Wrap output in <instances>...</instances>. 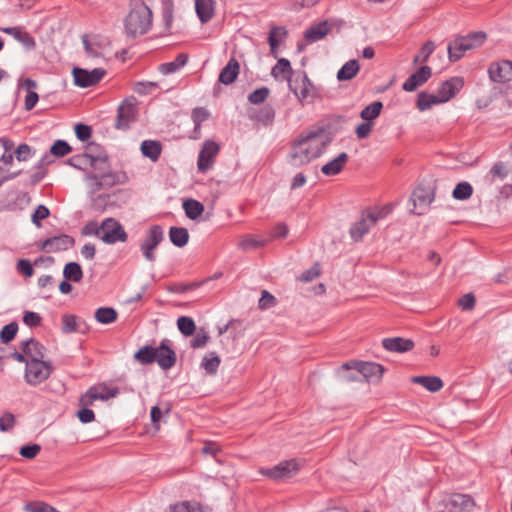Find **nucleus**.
I'll return each instance as SVG.
<instances>
[{
  "label": "nucleus",
  "instance_id": "nucleus-19",
  "mask_svg": "<svg viewBox=\"0 0 512 512\" xmlns=\"http://www.w3.org/2000/svg\"><path fill=\"white\" fill-rule=\"evenodd\" d=\"M219 152V145L214 141H205L202 150L199 153L197 166L201 172H206L211 168L213 159Z\"/></svg>",
  "mask_w": 512,
  "mask_h": 512
},
{
  "label": "nucleus",
  "instance_id": "nucleus-3",
  "mask_svg": "<svg viewBox=\"0 0 512 512\" xmlns=\"http://www.w3.org/2000/svg\"><path fill=\"white\" fill-rule=\"evenodd\" d=\"M129 13L124 20L127 36L135 38L146 34L152 27L153 14L143 0H131Z\"/></svg>",
  "mask_w": 512,
  "mask_h": 512
},
{
  "label": "nucleus",
  "instance_id": "nucleus-37",
  "mask_svg": "<svg viewBox=\"0 0 512 512\" xmlns=\"http://www.w3.org/2000/svg\"><path fill=\"white\" fill-rule=\"evenodd\" d=\"M359 69L360 66L357 60H349L337 72V79L339 81L351 80L357 75Z\"/></svg>",
  "mask_w": 512,
  "mask_h": 512
},
{
  "label": "nucleus",
  "instance_id": "nucleus-16",
  "mask_svg": "<svg viewBox=\"0 0 512 512\" xmlns=\"http://www.w3.org/2000/svg\"><path fill=\"white\" fill-rule=\"evenodd\" d=\"M75 244V240L73 237L61 234L58 236L47 238L42 241L38 246L40 250L46 253H55L60 251H66L73 247Z\"/></svg>",
  "mask_w": 512,
  "mask_h": 512
},
{
  "label": "nucleus",
  "instance_id": "nucleus-20",
  "mask_svg": "<svg viewBox=\"0 0 512 512\" xmlns=\"http://www.w3.org/2000/svg\"><path fill=\"white\" fill-rule=\"evenodd\" d=\"M432 70L429 66H422L415 73L411 74L403 83L402 88L407 92L416 90L419 86L429 80Z\"/></svg>",
  "mask_w": 512,
  "mask_h": 512
},
{
  "label": "nucleus",
  "instance_id": "nucleus-44",
  "mask_svg": "<svg viewBox=\"0 0 512 512\" xmlns=\"http://www.w3.org/2000/svg\"><path fill=\"white\" fill-rule=\"evenodd\" d=\"M117 311L111 307H101L95 311V319L102 324H110L117 320Z\"/></svg>",
  "mask_w": 512,
  "mask_h": 512
},
{
  "label": "nucleus",
  "instance_id": "nucleus-10",
  "mask_svg": "<svg viewBox=\"0 0 512 512\" xmlns=\"http://www.w3.org/2000/svg\"><path fill=\"white\" fill-rule=\"evenodd\" d=\"M136 99L134 97L126 98L117 109L115 127L120 130H126L136 121L137 118Z\"/></svg>",
  "mask_w": 512,
  "mask_h": 512
},
{
  "label": "nucleus",
  "instance_id": "nucleus-11",
  "mask_svg": "<svg viewBox=\"0 0 512 512\" xmlns=\"http://www.w3.org/2000/svg\"><path fill=\"white\" fill-rule=\"evenodd\" d=\"M343 369H355L364 377L367 382H379L384 373V367L375 362H347L342 365Z\"/></svg>",
  "mask_w": 512,
  "mask_h": 512
},
{
  "label": "nucleus",
  "instance_id": "nucleus-54",
  "mask_svg": "<svg viewBox=\"0 0 512 512\" xmlns=\"http://www.w3.org/2000/svg\"><path fill=\"white\" fill-rule=\"evenodd\" d=\"M269 94L270 90L267 87H261L248 95V101L255 105L261 104L268 98Z\"/></svg>",
  "mask_w": 512,
  "mask_h": 512
},
{
  "label": "nucleus",
  "instance_id": "nucleus-30",
  "mask_svg": "<svg viewBox=\"0 0 512 512\" xmlns=\"http://www.w3.org/2000/svg\"><path fill=\"white\" fill-rule=\"evenodd\" d=\"M329 31L330 27L328 23L325 21L309 27L305 31L304 37L307 42L314 43L323 39L329 33Z\"/></svg>",
  "mask_w": 512,
  "mask_h": 512
},
{
  "label": "nucleus",
  "instance_id": "nucleus-64",
  "mask_svg": "<svg viewBox=\"0 0 512 512\" xmlns=\"http://www.w3.org/2000/svg\"><path fill=\"white\" fill-rule=\"evenodd\" d=\"M75 134L80 141H86L91 137L92 129L86 124L79 123L75 126Z\"/></svg>",
  "mask_w": 512,
  "mask_h": 512
},
{
  "label": "nucleus",
  "instance_id": "nucleus-35",
  "mask_svg": "<svg viewBox=\"0 0 512 512\" xmlns=\"http://www.w3.org/2000/svg\"><path fill=\"white\" fill-rule=\"evenodd\" d=\"M187 61H188V56L184 53H180L176 56V58L173 61L162 63L159 66V71L163 75H169V74L175 73L179 69H181L183 66H185Z\"/></svg>",
  "mask_w": 512,
  "mask_h": 512
},
{
  "label": "nucleus",
  "instance_id": "nucleus-52",
  "mask_svg": "<svg viewBox=\"0 0 512 512\" xmlns=\"http://www.w3.org/2000/svg\"><path fill=\"white\" fill-rule=\"evenodd\" d=\"M72 152V147L65 140H56L50 147V154L55 157H64Z\"/></svg>",
  "mask_w": 512,
  "mask_h": 512
},
{
  "label": "nucleus",
  "instance_id": "nucleus-34",
  "mask_svg": "<svg viewBox=\"0 0 512 512\" xmlns=\"http://www.w3.org/2000/svg\"><path fill=\"white\" fill-rule=\"evenodd\" d=\"M141 152L145 157L156 162L161 155L162 145L159 141L144 140L141 144Z\"/></svg>",
  "mask_w": 512,
  "mask_h": 512
},
{
  "label": "nucleus",
  "instance_id": "nucleus-39",
  "mask_svg": "<svg viewBox=\"0 0 512 512\" xmlns=\"http://www.w3.org/2000/svg\"><path fill=\"white\" fill-rule=\"evenodd\" d=\"M50 155H44L34 166V173L31 175L32 183H39L47 174V166L52 162Z\"/></svg>",
  "mask_w": 512,
  "mask_h": 512
},
{
  "label": "nucleus",
  "instance_id": "nucleus-5",
  "mask_svg": "<svg viewBox=\"0 0 512 512\" xmlns=\"http://www.w3.org/2000/svg\"><path fill=\"white\" fill-rule=\"evenodd\" d=\"M436 187L432 183H421L412 192L410 201L413 203L412 213L425 214L435 199Z\"/></svg>",
  "mask_w": 512,
  "mask_h": 512
},
{
  "label": "nucleus",
  "instance_id": "nucleus-36",
  "mask_svg": "<svg viewBox=\"0 0 512 512\" xmlns=\"http://www.w3.org/2000/svg\"><path fill=\"white\" fill-rule=\"evenodd\" d=\"M412 382L422 385L430 392H438L443 387V381L437 376H415Z\"/></svg>",
  "mask_w": 512,
  "mask_h": 512
},
{
  "label": "nucleus",
  "instance_id": "nucleus-7",
  "mask_svg": "<svg viewBox=\"0 0 512 512\" xmlns=\"http://www.w3.org/2000/svg\"><path fill=\"white\" fill-rule=\"evenodd\" d=\"M52 371V365L44 360L26 361L24 377L29 385L37 386L47 380Z\"/></svg>",
  "mask_w": 512,
  "mask_h": 512
},
{
  "label": "nucleus",
  "instance_id": "nucleus-28",
  "mask_svg": "<svg viewBox=\"0 0 512 512\" xmlns=\"http://www.w3.org/2000/svg\"><path fill=\"white\" fill-rule=\"evenodd\" d=\"M195 10L201 23H207L215 14V1L195 0Z\"/></svg>",
  "mask_w": 512,
  "mask_h": 512
},
{
  "label": "nucleus",
  "instance_id": "nucleus-13",
  "mask_svg": "<svg viewBox=\"0 0 512 512\" xmlns=\"http://www.w3.org/2000/svg\"><path fill=\"white\" fill-rule=\"evenodd\" d=\"M289 87L302 103L311 102L316 97V89L306 73L290 82Z\"/></svg>",
  "mask_w": 512,
  "mask_h": 512
},
{
  "label": "nucleus",
  "instance_id": "nucleus-46",
  "mask_svg": "<svg viewBox=\"0 0 512 512\" xmlns=\"http://www.w3.org/2000/svg\"><path fill=\"white\" fill-rule=\"evenodd\" d=\"M92 390H94L95 396H98L97 400L101 401H107L119 394V389L117 387L110 388L105 384L92 386Z\"/></svg>",
  "mask_w": 512,
  "mask_h": 512
},
{
  "label": "nucleus",
  "instance_id": "nucleus-31",
  "mask_svg": "<svg viewBox=\"0 0 512 512\" xmlns=\"http://www.w3.org/2000/svg\"><path fill=\"white\" fill-rule=\"evenodd\" d=\"M292 74L293 69L291 67L290 61L286 58L278 59L276 65L271 70V75L275 79L281 78L282 80H287L289 83L291 82Z\"/></svg>",
  "mask_w": 512,
  "mask_h": 512
},
{
  "label": "nucleus",
  "instance_id": "nucleus-50",
  "mask_svg": "<svg viewBox=\"0 0 512 512\" xmlns=\"http://www.w3.org/2000/svg\"><path fill=\"white\" fill-rule=\"evenodd\" d=\"M473 188L468 182H460L452 192V196L457 200H466L471 197Z\"/></svg>",
  "mask_w": 512,
  "mask_h": 512
},
{
  "label": "nucleus",
  "instance_id": "nucleus-1",
  "mask_svg": "<svg viewBox=\"0 0 512 512\" xmlns=\"http://www.w3.org/2000/svg\"><path fill=\"white\" fill-rule=\"evenodd\" d=\"M66 164L86 172L84 179L89 183L92 193L121 182L120 175L110 170L109 159L105 153L96 156L90 152L73 155L67 159Z\"/></svg>",
  "mask_w": 512,
  "mask_h": 512
},
{
  "label": "nucleus",
  "instance_id": "nucleus-12",
  "mask_svg": "<svg viewBox=\"0 0 512 512\" xmlns=\"http://www.w3.org/2000/svg\"><path fill=\"white\" fill-rule=\"evenodd\" d=\"M299 466L296 460H285L281 461L272 468H261L259 472L273 480H281L289 478L297 473Z\"/></svg>",
  "mask_w": 512,
  "mask_h": 512
},
{
  "label": "nucleus",
  "instance_id": "nucleus-57",
  "mask_svg": "<svg viewBox=\"0 0 512 512\" xmlns=\"http://www.w3.org/2000/svg\"><path fill=\"white\" fill-rule=\"evenodd\" d=\"M157 87L158 84L156 82H136L133 85V90L139 95H147L152 93Z\"/></svg>",
  "mask_w": 512,
  "mask_h": 512
},
{
  "label": "nucleus",
  "instance_id": "nucleus-45",
  "mask_svg": "<svg viewBox=\"0 0 512 512\" xmlns=\"http://www.w3.org/2000/svg\"><path fill=\"white\" fill-rule=\"evenodd\" d=\"M383 108V104L380 101H374L371 104L367 105L361 112L360 117L364 121L372 122L376 119Z\"/></svg>",
  "mask_w": 512,
  "mask_h": 512
},
{
  "label": "nucleus",
  "instance_id": "nucleus-29",
  "mask_svg": "<svg viewBox=\"0 0 512 512\" xmlns=\"http://www.w3.org/2000/svg\"><path fill=\"white\" fill-rule=\"evenodd\" d=\"M287 37V30L281 26H274L269 31L268 43L270 46V53L273 57L278 55V47L282 41Z\"/></svg>",
  "mask_w": 512,
  "mask_h": 512
},
{
  "label": "nucleus",
  "instance_id": "nucleus-60",
  "mask_svg": "<svg viewBox=\"0 0 512 512\" xmlns=\"http://www.w3.org/2000/svg\"><path fill=\"white\" fill-rule=\"evenodd\" d=\"M15 425V416L11 412H5L0 417V431H10Z\"/></svg>",
  "mask_w": 512,
  "mask_h": 512
},
{
  "label": "nucleus",
  "instance_id": "nucleus-22",
  "mask_svg": "<svg viewBox=\"0 0 512 512\" xmlns=\"http://www.w3.org/2000/svg\"><path fill=\"white\" fill-rule=\"evenodd\" d=\"M2 32L12 36L20 42L27 50H32L36 46L34 38L23 27H5L0 29Z\"/></svg>",
  "mask_w": 512,
  "mask_h": 512
},
{
  "label": "nucleus",
  "instance_id": "nucleus-56",
  "mask_svg": "<svg viewBox=\"0 0 512 512\" xmlns=\"http://www.w3.org/2000/svg\"><path fill=\"white\" fill-rule=\"evenodd\" d=\"M18 331V325L16 322H11L5 325L0 331V339L3 343L11 341Z\"/></svg>",
  "mask_w": 512,
  "mask_h": 512
},
{
  "label": "nucleus",
  "instance_id": "nucleus-55",
  "mask_svg": "<svg viewBox=\"0 0 512 512\" xmlns=\"http://www.w3.org/2000/svg\"><path fill=\"white\" fill-rule=\"evenodd\" d=\"M49 215V209L45 205L40 204L34 210L31 216V221L36 227L40 228L42 226L41 220L46 219Z\"/></svg>",
  "mask_w": 512,
  "mask_h": 512
},
{
  "label": "nucleus",
  "instance_id": "nucleus-47",
  "mask_svg": "<svg viewBox=\"0 0 512 512\" xmlns=\"http://www.w3.org/2000/svg\"><path fill=\"white\" fill-rule=\"evenodd\" d=\"M134 358L141 364H150L155 362V348L146 345L140 348L134 355Z\"/></svg>",
  "mask_w": 512,
  "mask_h": 512
},
{
  "label": "nucleus",
  "instance_id": "nucleus-42",
  "mask_svg": "<svg viewBox=\"0 0 512 512\" xmlns=\"http://www.w3.org/2000/svg\"><path fill=\"white\" fill-rule=\"evenodd\" d=\"M63 276L66 280L80 282L83 278V271L77 262H69L64 266Z\"/></svg>",
  "mask_w": 512,
  "mask_h": 512
},
{
  "label": "nucleus",
  "instance_id": "nucleus-58",
  "mask_svg": "<svg viewBox=\"0 0 512 512\" xmlns=\"http://www.w3.org/2000/svg\"><path fill=\"white\" fill-rule=\"evenodd\" d=\"M77 330L76 317L72 314H64L62 316V331L66 334L73 333Z\"/></svg>",
  "mask_w": 512,
  "mask_h": 512
},
{
  "label": "nucleus",
  "instance_id": "nucleus-2",
  "mask_svg": "<svg viewBox=\"0 0 512 512\" xmlns=\"http://www.w3.org/2000/svg\"><path fill=\"white\" fill-rule=\"evenodd\" d=\"M331 142V137L319 128L302 134L292 145L291 159L294 165H303L319 157Z\"/></svg>",
  "mask_w": 512,
  "mask_h": 512
},
{
  "label": "nucleus",
  "instance_id": "nucleus-21",
  "mask_svg": "<svg viewBox=\"0 0 512 512\" xmlns=\"http://www.w3.org/2000/svg\"><path fill=\"white\" fill-rule=\"evenodd\" d=\"M464 82L460 77H452L444 81L439 88L438 95L442 103L452 99L463 87Z\"/></svg>",
  "mask_w": 512,
  "mask_h": 512
},
{
  "label": "nucleus",
  "instance_id": "nucleus-9",
  "mask_svg": "<svg viewBox=\"0 0 512 512\" xmlns=\"http://www.w3.org/2000/svg\"><path fill=\"white\" fill-rule=\"evenodd\" d=\"M163 239L164 232L160 225H152L148 229L145 238L140 244V250L147 261H155L156 256L154 250L163 241Z\"/></svg>",
  "mask_w": 512,
  "mask_h": 512
},
{
  "label": "nucleus",
  "instance_id": "nucleus-15",
  "mask_svg": "<svg viewBox=\"0 0 512 512\" xmlns=\"http://www.w3.org/2000/svg\"><path fill=\"white\" fill-rule=\"evenodd\" d=\"M489 79L492 82L504 84L512 80V61L501 60L493 62L488 67Z\"/></svg>",
  "mask_w": 512,
  "mask_h": 512
},
{
  "label": "nucleus",
  "instance_id": "nucleus-23",
  "mask_svg": "<svg viewBox=\"0 0 512 512\" xmlns=\"http://www.w3.org/2000/svg\"><path fill=\"white\" fill-rule=\"evenodd\" d=\"M382 346L390 352L404 353L414 348V342L402 337L384 338Z\"/></svg>",
  "mask_w": 512,
  "mask_h": 512
},
{
  "label": "nucleus",
  "instance_id": "nucleus-53",
  "mask_svg": "<svg viewBox=\"0 0 512 512\" xmlns=\"http://www.w3.org/2000/svg\"><path fill=\"white\" fill-rule=\"evenodd\" d=\"M210 116L209 111L204 107H197L192 110L191 118L195 125L194 131H199L201 124Z\"/></svg>",
  "mask_w": 512,
  "mask_h": 512
},
{
  "label": "nucleus",
  "instance_id": "nucleus-62",
  "mask_svg": "<svg viewBox=\"0 0 512 512\" xmlns=\"http://www.w3.org/2000/svg\"><path fill=\"white\" fill-rule=\"evenodd\" d=\"M97 397L94 394V390L90 387L84 394H82L79 398V406L88 408L93 405L95 401H97Z\"/></svg>",
  "mask_w": 512,
  "mask_h": 512
},
{
  "label": "nucleus",
  "instance_id": "nucleus-38",
  "mask_svg": "<svg viewBox=\"0 0 512 512\" xmlns=\"http://www.w3.org/2000/svg\"><path fill=\"white\" fill-rule=\"evenodd\" d=\"M509 172L510 170L508 165L504 162L498 161L491 167L486 179L490 183H493L496 180H504L508 176Z\"/></svg>",
  "mask_w": 512,
  "mask_h": 512
},
{
  "label": "nucleus",
  "instance_id": "nucleus-14",
  "mask_svg": "<svg viewBox=\"0 0 512 512\" xmlns=\"http://www.w3.org/2000/svg\"><path fill=\"white\" fill-rule=\"evenodd\" d=\"M74 77V84L81 88H87L96 85L106 74L102 68H94L87 70L83 68H74L72 71Z\"/></svg>",
  "mask_w": 512,
  "mask_h": 512
},
{
  "label": "nucleus",
  "instance_id": "nucleus-51",
  "mask_svg": "<svg viewBox=\"0 0 512 512\" xmlns=\"http://www.w3.org/2000/svg\"><path fill=\"white\" fill-rule=\"evenodd\" d=\"M220 358L216 353H210V356H205L202 360L201 366L208 374H215L220 365Z\"/></svg>",
  "mask_w": 512,
  "mask_h": 512
},
{
  "label": "nucleus",
  "instance_id": "nucleus-59",
  "mask_svg": "<svg viewBox=\"0 0 512 512\" xmlns=\"http://www.w3.org/2000/svg\"><path fill=\"white\" fill-rule=\"evenodd\" d=\"M25 510L27 512H58L56 508L43 502L28 503L25 506Z\"/></svg>",
  "mask_w": 512,
  "mask_h": 512
},
{
  "label": "nucleus",
  "instance_id": "nucleus-18",
  "mask_svg": "<svg viewBox=\"0 0 512 512\" xmlns=\"http://www.w3.org/2000/svg\"><path fill=\"white\" fill-rule=\"evenodd\" d=\"M176 361V353L169 347L168 340H162L160 345L155 348V362L161 369L168 370L176 364Z\"/></svg>",
  "mask_w": 512,
  "mask_h": 512
},
{
  "label": "nucleus",
  "instance_id": "nucleus-33",
  "mask_svg": "<svg viewBox=\"0 0 512 512\" xmlns=\"http://www.w3.org/2000/svg\"><path fill=\"white\" fill-rule=\"evenodd\" d=\"M167 512H209L208 508L196 501H181L170 505Z\"/></svg>",
  "mask_w": 512,
  "mask_h": 512
},
{
  "label": "nucleus",
  "instance_id": "nucleus-32",
  "mask_svg": "<svg viewBox=\"0 0 512 512\" xmlns=\"http://www.w3.org/2000/svg\"><path fill=\"white\" fill-rule=\"evenodd\" d=\"M275 111L270 105H265L250 114V119L261 123L264 126H270L274 122Z\"/></svg>",
  "mask_w": 512,
  "mask_h": 512
},
{
  "label": "nucleus",
  "instance_id": "nucleus-26",
  "mask_svg": "<svg viewBox=\"0 0 512 512\" xmlns=\"http://www.w3.org/2000/svg\"><path fill=\"white\" fill-rule=\"evenodd\" d=\"M474 507L473 498L466 494H456L450 501V512H472Z\"/></svg>",
  "mask_w": 512,
  "mask_h": 512
},
{
  "label": "nucleus",
  "instance_id": "nucleus-48",
  "mask_svg": "<svg viewBox=\"0 0 512 512\" xmlns=\"http://www.w3.org/2000/svg\"><path fill=\"white\" fill-rule=\"evenodd\" d=\"M265 244H266L265 240L254 237L252 235H248L239 241L238 247L241 250L249 251V250H254V249L263 247Z\"/></svg>",
  "mask_w": 512,
  "mask_h": 512
},
{
  "label": "nucleus",
  "instance_id": "nucleus-4",
  "mask_svg": "<svg viewBox=\"0 0 512 512\" xmlns=\"http://www.w3.org/2000/svg\"><path fill=\"white\" fill-rule=\"evenodd\" d=\"M484 32H472L466 36H457L449 42L447 50L449 60L454 62L463 57L466 51L480 47L486 40Z\"/></svg>",
  "mask_w": 512,
  "mask_h": 512
},
{
  "label": "nucleus",
  "instance_id": "nucleus-49",
  "mask_svg": "<svg viewBox=\"0 0 512 512\" xmlns=\"http://www.w3.org/2000/svg\"><path fill=\"white\" fill-rule=\"evenodd\" d=\"M177 326L180 332L185 336L193 335L196 329L194 320L188 316L179 317L177 320Z\"/></svg>",
  "mask_w": 512,
  "mask_h": 512
},
{
  "label": "nucleus",
  "instance_id": "nucleus-8",
  "mask_svg": "<svg viewBox=\"0 0 512 512\" xmlns=\"http://www.w3.org/2000/svg\"><path fill=\"white\" fill-rule=\"evenodd\" d=\"M100 229V239L105 244L111 245L117 242H126L128 239V235L123 226L112 217L105 218L100 225Z\"/></svg>",
  "mask_w": 512,
  "mask_h": 512
},
{
  "label": "nucleus",
  "instance_id": "nucleus-63",
  "mask_svg": "<svg viewBox=\"0 0 512 512\" xmlns=\"http://www.w3.org/2000/svg\"><path fill=\"white\" fill-rule=\"evenodd\" d=\"M475 303L476 299L472 293H467L458 300L459 307H461L462 310L466 311L472 310L475 306Z\"/></svg>",
  "mask_w": 512,
  "mask_h": 512
},
{
  "label": "nucleus",
  "instance_id": "nucleus-27",
  "mask_svg": "<svg viewBox=\"0 0 512 512\" xmlns=\"http://www.w3.org/2000/svg\"><path fill=\"white\" fill-rule=\"evenodd\" d=\"M240 72L239 62L235 58H231L224 68L220 71L219 82L224 85L232 84L238 77Z\"/></svg>",
  "mask_w": 512,
  "mask_h": 512
},
{
  "label": "nucleus",
  "instance_id": "nucleus-43",
  "mask_svg": "<svg viewBox=\"0 0 512 512\" xmlns=\"http://www.w3.org/2000/svg\"><path fill=\"white\" fill-rule=\"evenodd\" d=\"M183 209L189 219L195 220L203 213L204 206L197 200L188 199L183 202Z\"/></svg>",
  "mask_w": 512,
  "mask_h": 512
},
{
  "label": "nucleus",
  "instance_id": "nucleus-6",
  "mask_svg": "<svg viewBox=\"0 0 512 512\" xmlns=\"http://www.w3.org/2000/svg\"><path fill=\"white\" fill-rule=\"evenodd\" d=\"M383 210H368L364 212L361 219L356 222L350 229V235L353 240L360 241L376 223L385 217Z\"/></svg>",
  "mask_w": 512,
  "mask_h": 512
},
{
  "label": "nucleus",
  "instance_id": "nucleus-61",
  "mask_svg": "<svg viewBox=\"0 0 512 512\" xmlns=\"http://www.w3.org/2000/svg\"><path fill=\"white\" fill-rule=\"evenodd\" d=\"M276 305V298L267 290H263L259 299L258 306L260 309H268Z\"/></svg>",
  "mask_w": 512,
  "mask_h": 512
},
{
  "label": "nucleus",
  "instance_id": "nucleus-17",
  "mask_svg": "<svg viewBox=\"0 0 512 512\" xmlns=\"http://www.w3.org/2000/svg\"><path fill=\"white\" fill-rule=\"evenodd\" d=\"M82 42L87 56L91 58L103 57L109 44L106 38L100 37L98 35H83Z\"/></svg>",
  "mask_w": 512,
  "mask_h": 512
},
{
  "label": "nucleus",
  "instance_id": "nucleus-40",
  "mask_svg": "<svg viewBox=\"0 0 512 512\" xmlns=\"http://www.w3.org/2000/svg\"><path fill=\"white\" fill-rule=\"evenodd\" d=\"M170 241L177 247H183L188 243L189 233L183 227H171L169 230Z\"/></svg>",
  "mask_w": 512,
  "mask_h": 512
},
{
  "label": "nucleus",
  "instance_id": "nucleus-41",
  "mask_svg": "<svg viewBox=\"0 0 512 512\" xmlns=\"http://www.w3.org/2000/svg\"><path fill=\"white\" fill-rule=\"evenodd\" d=\"M440 103H442V101H440L439 95L420 92L417 97L416 105L420 111H425L430 109L433 105Z\"/></svg>",
  "mask_w": 512,
  "mask_h": 512
},
{
  "label": "nucleus",
  "instance_id": "nucleus-24",
  "mask_svg": "<svg viewBox=\"0 0 512 512\" xmlns=\"http://www.w3.org/2000/svg\"><path fill=\"white\" fill-rule=\"evenodd\" d=\"M22 351L27 356V361H42L45 348L37 340L31 338L22 342Z\"/></svg>",
  "mask_w": 512,
  "mask_h": 512
},
{
  "label": "nucleus",
  "instance_id": "nucleus-25",
  "mask_svg": "<svg viewBox=\"0 0 512 512\" xmlns=\"http://www.w3.org/2000/svg\"><path fill=\"white\" fill-rule=\"evenodd\" d=\"M348 159V154L346 152H341L337 157L323 165L321 167V172L326 176H335L343 170Z\"/></svg>",
  "mask_w": 512,
  "mask_h": 512
}]
</instances>
